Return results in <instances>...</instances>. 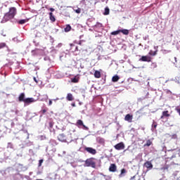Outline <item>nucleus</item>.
Segmentation results:
<instances>
[{
  "label": "nucleus",
  "mask_w": 180,
  "mask_h": 180,
  "mask_svg": "<svg viewBox=\"0 0 180 180\" xmlns=\"http://www.w3.org/2000/svg\"><path fill=\"white\" fill-rule=\"evenodd\" d=\"M18 101L19 102H23L25 105H30V103H34V102H36V100L33 98H27L25 93H21L20 96H18Z\"/></svg>",
  "instance_id": "1"
},
{
  "label": "nucleus",
  "mask_w": 180,
  "mask_h": 180,
  "mask_svg": "<svg viewBox=\"0 0 180 180\" xmlns=\"http://www.w3.org/2000/svg\"><path fill=\"white\" fill-rule=\"evenodd\" d=\"M15 15H16V8L11 7L10 8L9 11L4 15V20H5V22H8V20H11V19H13Z\"/></svg>",
  "instance_id": "2"
},
{
  "label": "nucleus",
  "mask_w": 180,
  "mask_h": 180,
  "mask_svg": "<svg viewBox=\"0 0 180 180\" xmlns=\"http://www.w3.org/2000/svg\"><path fill=\"white\" fill-rule=\"evenodd\" d=\"M95 159L94 158H91L87 159L85 161V165L86 167H91V168H96V162H95Z\"/></svg>",
  "instance_id": "3"
},
{
  "label": "nucleus",
  "mask_w": 180,
  "mask_h": 180,
  "mask_svg": "<svg viewBox=\"0 0 180 180\" xmlns=\"http://www.w3.org/2000/svg\"><path fill=\"white\" fill-rule=\"evenodd\" d=\"M84 151H86L87 153L91 154L92 155H95V154H96V150L91 147H85Z\"/></svg>",
  "instance_id": "4"
},
{
  "label": "nucleus",
  "mask_w": 180,
  "mask_h": 180,
  "mask_svg": "<svg viewBox=\"0 0 180 180\" xmlns=\"http://www.w3.org/2000/svg\"><path fill=\"white\" fill-rule=\"evenodd\" d=\"M139 61L151 63V58H150V56H141V58H139Z\"/></svg>",
  "instance_id": "5"
},
{
  "label": "nucleus",
  "mask_w": 180,
  "mask_h": 180,
  "mask_svg": "<svg viewBox=\"0 0 180 180\" xmlns=\"http://www.w3.org/2000/svg\"><path fill=\"white\" fill-rule=\"evenodd\" d=\"M114 148L118 150H124V143L123 142L119 143L114 146Z\"/></svg>",
  "instance_id": "6"
},
{
  "label": "nucleus",
  "mask_w": 180,
  "mask_h": 180,
  "mask_svg": "<svg viewBox=\"0 0 180 180\" xmlns=\"http://www.w3.org/2000/svg\"><path fill=\"white\" fill-rule=\"evenodd\" d=\"M58 140L62 141V143H65V141H67V138L64 134H60L58 136Z\"/></svg>",
  "instance_id": "7"
},
{
  "label": "nucleus",
  "mask_w": 180,
  "mask_h": 180,
  "mask_svg": "<svg viewBox=\"0 0 180 180\" xmlns=\"http://www.w3.org/2000/svg\"><path fill=\"white\" fill-rule=\"evenodd\" d=\"M109 171L110 172H116V171H117V166H116V164H111L109 167Z\"/></svg>",
  "instance_id": "8"
},
{
  "label": "nucleus",
  "mask_w": 180,
  "mask_h": 180,
  "mask_svg": "<svg viewBox=\"0 0 180 180\" xmlns=\"http://www.w3.org/2000/svg\"><path fill=\"white\" fill-rule=\"evenodd\" d=\"M124 120L128 122L129 123H131L133 122V115L127 114L124 117Z\"/></svg>",
  "instance_id": "9"
},
{
  "label": "nucleus",
  "mask_w": 180,
  "mask_h": 180,
  "mask_svg": "<svg viewBox=\"0 0 180 180\" xmlns=\"http://www.w3.org/2000/svg\"><path fill=\"white\" fill-rule=\"evenodd\" d=\"M76 126H77V127H80V126H82L83 129H88V127L85 126V124H84V122H82V120H78L77 121Z\"/></svg>",
  "instance_id": "10"
},
{
  "label": "nucleus",
  "mask_w": 180,
  "mask_h": 180,
  "mask_svg": "<svg viewBox=\"0 0 180 180\" xmlns=\"http://www.w3.org/2000/svg\"><path fill=\"white\" fill-rule=\"evenodd\" d=\"M41 53H43L41 49H35L32 51V56H41Z\"/></svg>",
  "instance_id": "11"
},
{
  "label": "nucleus",
  "mask_w": 180,
  "mask_h": 180,
  "mask_svg": "<svg viewBox=\"0 0 180 180\" xmlns=\"http://www.w3.org/2000/svg\"><path fill=\"white\" fill-rule=\"evenodd\" d=\"M169 116H171V115H169V111H163L162 113V116L160 117V119H164L165 117H169Z\"/></svg>",
  "instance_id": "12"
},
{
  "label": "nucleus",
  "mask_w": 180,
  "mask_h": 180,
  "mask_svg": "<svg viewBox=\"0 0 180 180\" xmlns=\"http://www.w3.org/2000/svg\"><path fill=\"white\" fill-rule=\"evenodd\" d=\"M144 167H146V168H148V169H151L153 168V164L151 163V162L147 161L144 163Z\"/></svg>",
  "instance_id": "13"
},
{
  "label": "nucleus",
  "mask_w": 180,
  "mask_h": 180,
  "mask_svg": "<svg viewBox=\"0 0 180 180\" xmlns=\"http://www.w3.org/2000/svg\"><path fill=\"white\" fill-rule=\"evenodd\" d=\"M66 99H67V101H69L71 102V101H74V96H72V94L68 93L66 96Z\"/></svg>",
  "instance_id": "14"
},
{
  "label": "nucleus",
  "mask_w": 180,
  "mask_h": 180,
  "mask_svg": "<svg viewBox=\"0 0 180 180\" xmlns=\"http://www.w3.org/2000/svg\"><path fill=\"white\" fill-rule=\"evenodd\" d=\"M124 174H127V170H126V169H122L121 173L119 174V177L123 178V176H124Z\"/></svg>",
  "instance_id": "15"
},
{
  "label": "nucleus",
  "mask_w": 180,
  "mask_h": 180,
  "mask_svg": "<svg viewBox=\"0 0 180 180\" xmlns=\"http://www.w3.org/2000/svg\"><path fill=\"white\" fill-rule=\"evenodd\" d=\"M120 33L124 34L125 36H127V34H129V30H120Z\"/></svg>",
  "instance_id": "16"
},
{
  "label": "nucleus",
  "mask_w": 180,
  "mask_h": 180,
  "mask_svg": "<svg viewBox=\"0 0 180 180\" xmlns=\"http://www.w3.org/2000/svg\"><path fill=\"white\" fill-rule=\"evenodd\" d=\"M94 77L95 78H101V72H99V70H96L94 72Z\"/></svg>",
  "instance_id": "17"
},
{
  "label": "nucleus",
  "mask_w": 180,
  "mask_h": 180,
  "mask_svg": "<svg viewBox=\"0 0 180 180\" xmlns=\"http://www.w3.org/2000/svg\"><path fill=\"white\" fill-rule=\"evenodd\" d=\"M119 79H120V77H119L117 75H115L112 78V82H117V81H119Z\"/></svg>",
  "instance_id": "18"
},
{
  "label": "nucleus",
  "mask_w": 180,
  "mask_h": 180,
  "mask_svg": "<svg viewBox=\"0 0 180 180\" xmlns=\"http://www.w3.org/2000/svg\"><path fill=\"white\" fill-rule=\"evenodd\" d=\"M49 18L51 22H56V17L53 15V13H49Z\"/></svg>",
  "instance_id": "19"
},
{
  "label": "nucleus",
  "mask_w": 180,
  "mask_h": 180,
  "mask_svg": "<svg viewBox=\"0 0 180 180\" xmlns=\"http://www.w3.org/2000/svg\"><path fill=\"white\" fill-rule=\"evenodd\" d=\"M153 144V142L150 140L146 141V143L143 145V147H150Z\"/></svg>",
  "instance_id": "20"
},
{
  "label": "nucleus",
  "mask_w": 180,
  "mask_h": 180,
  "mask_svg": "<svg viewBox=\"0 0 180 180\" xmlns=\"http://www.w3.org/2000/svg\"><path fill=\"white\" fill-rule=\"evenodd\" d=\"M71 30V25H66V27H65V32L67 33Z\"/></svg>",
  "instance_id": "21"
},
{
  "label": "nucleus",
  "mask_w": 180,
  "mask_h": 180,
  "mask_svg": "<svg viewBox=\"0 0 180 180\" xmlns=\"http://www.w3.org/2000/svg\"><path fill=\"white\" fill-rule=\"evenodd\" d=\"M110 12V10L107 7V8H105V11L103 13V15H109Z\"/></svg>",
  "instance_id": "22"
},
{
  "label": "nucleus",
  "mask_w": 180,
  "mask_h": 180,
  "mask_svg": "<svg viewBox=\"0 0 180 180\" xmlns=\"http://www.w3.org/2000/svg\"><path fill=\"white\" fill-rule=\"evenodd\" d=\"M119 33H120V30H117V31H113V32H111V34H112V36H116V35L119 34Z\"/></svg>",
  "instance_id": "23"
},
{
  "label": "nucleus",
  "mask_w": 180,
  "mask_h": 180,
  "mask_svg": "<svg viewBox=\"0 0 180 180\" xmlns=\"http://www.w3.org/2000/svg\"><path fill=\"white\" fill-rule=\"evenodd\" d=\"M158 50L155 51H150L149 52V56H157V53H158Z\"/></svg>",
  "instance_id": "24"
},
{
  "label": "nucleus",
  "mask_w": 180,
  "mask_h": 180,
  "mask_svg": "<svg viewBox=\"0 0 180 180\" xmlns=\"http://www.w3.org/2000/svg\"><path fill=\"white\" fill-rule=\"evenodd\" d=\"M79 82V77H74L72 79V82H74L75 84H77V82Z\"/></svg>",
  "instance_id": "25"
},
{
  "label": "nucleus",
  "mask_w": 180,
  "mask_h": 180,
  "mask_svg": "<svg viewBox=\"0 0 180 180\" xmlns=\"http://www.w3.org/2000/svg\"><path fill=\"white\" fill-rule=\"evenodd\" d=\"M98 142L99 143V144H105V139H103V138H100Z\"/></svg>",
  "instance_id": "26"
},
{
  "label": "nucleus",
  "mask_w": 180,
  "mask_h": 180,
  "mask_svg": "<svg viewBox=\"0 0 180 180\" xmlns=\"http://www.w3.org/2000/svg\"><path fill=\"white\" fill-rule=\"evenodd\" d=\"M6 47V44L5 42L0 43V50L1 49H4Z\"/></svg>",
  "instance_id": "27"
},
{
  "label": "nucleus",
  "mask_w": 180,
  "mask_h": 180,
  "mask_svg": "<svg viewBox=\"0 0 180 180\" xmlns=\"http://www.w3.org/2000/svg\"><path fill=\"white\" fill-rule=\"evenodd\" d=\"M49 126L51 129H53V127L54 126V122L53 121L49 122Z\"/></svg>",
  "instance_id": "28"
},
{
  "label": "nucleus",
  "mask_w": 180,
  "mask_h": 180,
  "mask_svg": "<svg viewBox=\"0 0 180 180\" xmlns=\"http://www.w3.org/2000/svg\"><path fill=\"white\" fill-rule=\"evenodd\" d=\"M18 23L20 25H25V23H26V20H20Z\"/></svg>",
  "instance_id": "29"
},
{
  "label": "nucleus",
  "mask_w": 180,
  "mask_h": 180,
  "mask_svg": "<svg viewBox=\"0 0 180 180\" xmlns=\"http://www.w3.org/2000/svg\"><path fill=\"white\" fill-rule=\"evenodd\" d=\"M76 13H81V9L79 8H77V9H74Z\"/></svg>",
  "instance_id": "30"
},
{
  "label": "nucleus",
  "mask_w": 180,
  "mask_h": 180,
  "mask_svg": "<svg viewBox=\"0 0 180 180\" xmlns=\"http://www.w3.org/2000/svg\"><path fill=\"white\" fill-rule=\"evenodd\" d=\"M158 124L155 122H153L152 124V127H154L155 129H157Z\"/></svg>",
  "instance_id": "31"
},
{
  "label": "nucleus",
  "mask_w": 180,
  "mask_h": 180,
  "mask_svg": "<svg viewBox=\"0 0 180 180\" xmlns=\"http://www.w3.org/2000/svg\"><path fill=\"white\" fill-rule=\"evenodd\" d=\"M171 139H178V136L176 134H174L172 135Z\"/></svg>",
  "instance_id": "32"
},
{
  "label": "nucleus",
  "mask_w": 180,
  "mask_h": 180,
  "mask_svg": "<svg viewBox=\"0 0 180 180\" xmlns=\"http://www.w3.org/2000/svg\"><path fill=\"white\" fill-rule=\"evenodd\" d=\"M43 161H44L43 159L39 161V167H41V165L43 164Z\"/></svg>",
  "instance_id": "33"
},
{
  "label": "nucleus",
  "mask_w": 180,
  "mask_h": 180,
  "mask_svg": "<svg viewBox=\"0 0 180 180\" xmlns=\"http://www.w3.org/2000/svg\"><path fill=\"white\" fill-rule=\"evenodd\" d=\"M46 112H47V110H46V109L41 110V113H42V115H44V113H46Z\"/></svg>",
  "instance_id": "34"
},
{
  "label": "nucleus",
  "mask_w": 180,
  "mask_h": 180,
  "mask_svg": "<svg viewBox=\"0 0 180 180\" xmlns=\"http://www.w3.org/2000/svg\"><path fill=\"white\" fill-rule=\"evenodd\" d=\"M53 105V101L51 100H49V105L51 106Z\"/></svg>",
  "instance_id": "35"
},
{
  "label": "nucleus",
  "mask_w": 180,
  "mask_h": 180,
  "mask_svg": "<svg viewBox=\"0 0 180 180\" xmlns=\"http://www.w3.org/2000/svg\"><path fill=\"white\" fill-rule=\"evenodd\" d=\"M49 10L51 11V13H53L52 12H54V11H55V9L53 8H51Z\"/></svg>",
  "instance_id": "36"
},
{
  "label": "nucleus",
  "mask_w": 180,
  "mask_h": 180,
  "mask_svg": "<svg viewBox=\"0 0 180 180\" xmlns=\"http://www.w3.org/2000/svg\"><path fill=\"white\" fill-rule=\"evenodd\" d=\"M133 179H136V176H131L129 180H133Z\"/></svg>",
  "instance_id": "37"
},
{
  "label": "nucleus",
  "mask_w": 180,
  "mask_h": 180,
  "mask_svg": "<svg viewBox=\"0 0 180 180\" xmlns=\"http://www.w3.org/2000/svg\"><path fill=\"white\" fill-rule=\"evenodd\" d=\"M72 108H75V103H72Z\"/></svg>",
  "instance_id": "38"
},
{
  "label": "nucleus",
  "mask_w": 180,
  "mask_h": 180,
  "mask_svg": "<svg viewBox=\"0 0 180 180\" xmlns=\"http://www.w3.org/2000/svg\"><path fill=\"white\" fill-rule=\"evenodd\" d=\"M34 79L35 82H37V80H36V77H34Z\"/></svg>",
  "instance_id": "39"
},
{
  "label": "nucleus",
  "mask_w": 180,
  "mask_h": 180,
  "mask_svg": "<svg viewBox=\"0 0 180 180\" xmlns=\"http://www.w3.org/2000/svg\"><path fill=\"white\" fill-rule=\"evenodd\" d=\"M76 51H78V46L76 47Z\"/></svg>",
  "instance_id": "40"
},
{
  "label": "nucleus",
  "mask_w": 180,
  "mask_h": 180,
  "mask_svg": "<svg viewBox=\"0 0 180 180\" xmlns=\"http://www.w3.org/2000/svg\"><path fill=\"white\" fill-rule=\"evenodd\" d=\"M175 60H176V58H174Z\"/></svg>",
  "instance_id": "41"
}]
</instances>
